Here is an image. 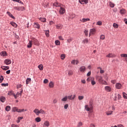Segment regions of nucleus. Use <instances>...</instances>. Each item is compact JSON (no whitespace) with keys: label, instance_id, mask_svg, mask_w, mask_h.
<instances>
[{"label":"nucleus","instance_id":"45","mask_svg":"<svg viewBox=\"0 0 127 127\" xmlns=\"http://www.w3.org/2000/svg\"><path fill=\"white\" fill-rule=\"evenodd\" d=\"M82 126H83V123H82V122H79L77 125L78 127H82Z\"/></svg>","mask_w":127,"mask_h":127},{"label":"nucleus","instance_id":"9","mask_svg":"<svg viewBox=\"0 0 127 127\" xmlns=\"http://www.w3.org/2000/svg\"><path fill=\"white\" fill-rule=\"evenodd\" d=\"M7 14H8V15L13 19H15V17H14L10 12L7 11Z\"/></svg>","mask_w":127,"mask_h":127},{"label":"nucleus","instance_id":"41","mask_svg":"<svg viewBox=\"0 0 127 127\" xmlns=\"http://www.w3.org/2000/svg\"><path fill=\"white\" fill-rule=\"evenodd\" d=\"M88 32H89V31L88 30L86 29L84 30V33L86 36H88Z\"/></svg>","mask_w":127,"mask_h":127},{"label":"nucleus","instance_id":"39","mask_svg":"<svg viewBox=\"0 0 127 127\" xmlns=\"http://www.w3.org/2000/svg\"><path fill=\"white\" fill-rule=\"evenodd\" d=\"M113 26L115 28H119V25L116 23L113 24Z\"/></svg>","mask_w":127,"mask_h":127},{"label":"nucleus","instance_id":"37","mask_svg":"<svg viewBox=\"0 0 127 127\" xmlns=\"http://www.w3.org/2000/svg\"><path fill=\"white\" fill-rule=\"evenodd\" d=\"M1 86H2V87H7L8 86V83H1Z\"/></svg>","mask_w":127,"mask_h":127},{"label":"nucleus","instance_id":"8","mask_svg":"<svg viewBox=\"0 0 127 127\" xmlns=\"http://www.w3.org/2000/svg\"><path fill=\"white\" fill-rule=\"evenodd\" d=\"M31 41L32 43L34 44V45H37L38 44V40L35 38H33Z\"/></svg>","mask_w":127,"mask_h":127},{"label":"nucleus","instance_id":"20","mask_svg":"<svg viewBox=\"0 0 127 127\" xmlns=\"http://www.w3.org/2000/svg\"><path fill=\"white\" fill-rule=\"evenodd\" d=\"M0 55L2 56V57H4L6 56V52L5 51H2L0 53Z\"/></svg>","mask_w":127,"mask_h":127},{"label":"nucleus","instance_id":"32","mask_svg":"<svg viewBox=\"0 0 127 127\" xmlns=\"http://www.w3.org/2000/svg\"><path fill=\"white\" fill-rule=\"evenodd\" d=\"M57 29H62V25L61 24H58L56 25Z\"/></svg>","mask_w":127,"mask_h":127},{"label":"nucleus","instance_id":"44","mask_svg":"<svg viewBox=\"0 0 127 127\" xmlns=\"http://www.w3.org/2000/svg\"><path fill=\"white\" fill-rule=\"evenodd\" d=\"M13 93V91L12 90H11V91H9L8 92L7 94L8 95V96H11V95H12Z\"/></svg>","mask_w":127,"mask_h":127},{"label":"nucleus","instance_id":"11","mask_svg":"<svg viewBox=\"0 0 127 127\" xmlns=\"http://www.w3.org/2000/svg\"><path fill=\"white\" fill-rule=\"evenodd\" d=\"M54 6H55L56 7H61V4L58 2H56L54 3L53 4Z\"/></svg>","mask_w":127,"mask_h":127},{"label":"nucleus","instance_id":"21","mask_svg":"<svg viewBox=\"0 0 127 127\" xmlns=\"http://www.w3.org/2000/svg\"><path fill=\"white\" fill-rule=\"evenodd\" d=\"M33 112L37 115V116H38L39 115V110L38 109H35L34 111Z\"/></svg>","mask_w":127,"mask_h":127},{"label":"nucleus","instance_id":"36","mask_svg":"<svg viewBox=\"0 0 127 127\" xmlns=\"http://www.w3.org/2000/svg\"><path fill=\"white\" fill-rule=\"evenodd\" d=\"M68 99L67 96H65L62 99V102H66V101H67V99Z\"/></svg>","mask_w":127,"mask_h":127},{"label":"nucleus","instance_id":"31","mask_svg":"<svg viewBox=\"0 0 127 127\" xmlns=\"http://www.w3.org/2000/svg\"><path fill=\"white\" fill-rule=\"evenodd\" d=\"M38 68L40 71H42L43 70V64H40L38 65Z\"/></svg>","mask_w":127,"mask_h":127},{"label":"nucleus","instance_id":"26","mask_svg":"<svg viewBox=\"0 0 127 127\" xmlns=\"http://www.w3.org/2000/svg\"><path fill=\"white\" fill-rule=\"evenodd\" d=\"M31 81V78H27L26 80V84L28 85L29 84V82Z\"/></svg>","mask_w":127,"mask_h":127},{"label":"nucleus","instance_id":"51","mask_svg":"<svg viewBox=\"0 0 127 127\" xmlns=\"http://www.w3.org/2000/svg\"><path fill=\"white\" fill-rule=\"evenodd\" d=\"M84 99V96H78V100L81 101V100H83Z\"/></svg>","mask_w":127,"mask_h":127},{"label":"nucleus","instance_id":"34","mask_svg":"<svg viewBox=\"0 0 127 127\" xmlns=\"http://www.w3.org/2000/svg\"><path fill=\"white\" fill-rule=\"evenodd\" d=\"M45 33L46 36H47V37H49V30H46L45 31Z\"/></svg>","mask_w":127,"mask_h":127},{"label":"nucleus","instance_id":"3","mask_svg":"<svg viewBox=\"0 0 127 127\" xmlns=\"http://www.w3.org/2000/svg\"><path fill=\"white\" fill-rule=\"evenodd\" d=\"M79 71L81 73H83L86 71V66L82 65L79 67Z\"/></svg>","mask_w":127,"mask_h":127},{"label":"nucleus","instance_id":"61","mask_svg":"<svg viewBox=\"0 0 127 127\" xmlns=\"http://www.w3.org/2000/svg\"><path fill=\"white\" fill-rule=\"evenodd\" d=\"M75 61H76V60H72L71 62V64H72V65H75Z\"/></svg>","mask_w":127,"mask_h":127},{"label":"nucleus","instance_id":"1","mask_svg":"<svg viewBox=\"0 0 127 127\" xmlns=\"http://www.w3.org/2000/svg\"><path fill=\"white\" fill-rule=\"evenodd\" d=\"M85 110L87 112H90L91 110H93V102L90 101L89 102V105H85Z\"/></svg>","mask_w":127,"mask_h":127},{"label":"nucleus","instance_id":"25","mask_svg":"<svg viewBox=\"0 0 127 127\" xmlns=\"http://www.w3.org/2000/svg\"><path fill=\"white\" fill-rule=\"evenodd\" d=\"M0 102H1L2 103H4V101H5V97H3V96H1L0 98Z\"/></svg>","mask_w":127,"mask_h":127},{"label":"nucleus","instance_id":"24","mask_svg":"<svg viewBox=\"0 0 127 127\" xmlns=\"http://www.w3.org/2000/svg\"><path fill=\"white\" fill-rule=\"evenodd\" d=\"M10 24L12 25L14 27H17V24L14 22H10Z\"/></svg>","mask_w":127,"mask_h":127},{"label":"nucleus","instance_id":"13","mask_svg":"<svg viewBox=\"0 0 127 127\" xmlns=\"http://www.w3.org/2000/svg\"><path fill=\"white\" fill-rule=\"evenodd\" d=\"M75 97H76V96L75 95H69L67 96V99H68V100H74L75 99Z\"/></svg>","mask_w":127,"mask_h":127},{"label":"nucleus","instance_id":"22","mask_svg":"<svg viewBox=\"0 0 127 127\" xmlns=\"http://www.w3.org/2000/svg\"><path fill=\"white\" fill-rule=\"evenodd\" d=\"M42 114V115H45V111L43 109H41L39 110V114Z\"/></svg>","mask_w":127,"mask_h":127},{"label":"nucleus","instance_id":"35","mask_svg":"<svg viewBox=\"0 0 127 127\" xmlns=\"http://www.w3.org/2000/svg\"><path fill=\"white\" fill-rule=\"evenodd\" d=\"M10 109H11L10 106H6V108H5V111H6V112H9V110H10Z\"/></svg>","mask_w":127,"mask_h":127},{"label":"nucleus","instance_id":"52","mask_svg":"<svg viewBox=\"0 0 127 127\" xmlns=\"http://www.w3.org/2000/svg\"><path fill=\"white\" fill-rule=\"evenodd\" d=\"M61 57L62 60H64V59H65V55L64 54L61 55Z\"/></svg>","mask_w":127,"mask_h":127},{"label":"nucleus","instance_id":"29","mask_svg":"<svg viewBox=\"0 0 127 127\" xmlns=\"http://www.w3.org/2000/svg\"><path fill=\"white\" fill-rule=\"evenodd\" d=\"M120 13H121V14H125V13H126V11H125V9H120Z\"/></svg>","mask_w":127,"mask_h":127},{"label":"nucleus","instance_id":"55","mask_svg":"<svg viewBox=\"0 0 127 127\" xmlns=\"http://www.w3.org/2000/svg\"><path fill=\"white\" fill-rule=\"evenodd\" d=\"M17 110V108L16 107H13V109L12 110V111L14 112L15 113V112H16V110Z\"/></svg>","mask_w":127,"mask_h":127},{"label":"nucleus","instance_id":"6","mask_svg":"<svg viewBox=\"0 0 127 127\" xmlns=\"http://www.w3.org/2000/svg\"><path fill=\"white\" fill-rule=\"evenodd\" d=\"M115 87L116 89H122V87H123V85H122V84L118 82L116 84Z\"/></svg>","mask_w":127,"mask_h":127},{"label":"nucleus","instance_id":"53","mask_svg":"<svg viewBox=\"0 0 127 127\" xmlns=\"http://www.w3.org/2000/svg\"><path fill=\"white\" fill-rule=\"evenodd\" d=\"M97 25H102V21H99L96 23Z\"/></svg>","mask_w":127,"mask_h":127},{"label":"nucleus","instance_id":"15","mask_svg":"<svg viewBox=\"0 0 127 127\" xmlns=\"http://www.w3.org/2000/svg\"><path fill=\"white\" fill-rule=\"evenodd\" d=\"M34 26L35 28H38V29H39L40 28V25L38 24V23H34Z\"/></svg>","mask_w":127,"mask_h":127},{"label":"nucleus","instance_id":"43","mask_svg":"<svg viewBox=\"0 0 127 127\" xmlns=\"http://www.w3.org/2000/svg\"><path fill=\"white\" fill-rule=\"evenodd\" d=\"M121 57H124L125 58H127V54H122L121 55Z\"/></svg>","mask_w":127,"mask_h":127},{"label":"nucleus","instance_id":"38","mask_svg":"<svg viewBox=\"0 0 127 127\" xmlns=\"http://www.w3.org/2000/svg\"><path fill=\"white\" fill-rule=\"evenodd\" d=\"M13 1H16V2H18L19 3H21V4H23V3L20 0H13Z\"/></svg>","mask_w":127,"mask_h":127},{"label":"nucleus","instance_id":"47","mask_svg":"<svg viewBox=\"0 0 127 127\" xmlns=\"http://www.w3.org/2000/svg\"><path fill=\"white\" fill-rule=\"evenodd\" d=\"M123 97L124 99H127V94L125 92H123Z\"/></svg>","mask_w":127,"mask_h":127},{"label":"nucleus","instance_id":"28","mask_svg":"<svg viewBox=\"0 0 127 127\" xmlns=\"http://www.w3.org/2000/svg\"><path fill=\"white\" fill-rule=\"evenodd\" d=\"M50 88H53L54 87V83L52 81H51L49 83Z\"/></svg>","mask_w":127,"mask_h":127},{"label":"nucleus","instance_id":"27","mask_svg":"<svg viewBox=\"0 0 127 127\" xmlns=\"http://www.w3.org/2000/svg\"><path fill=\"white\" fill-rule=\"evenodd\" d=\"M40 20L42 21V22H46V18L44 17H41L39 18Z\"/></svg>","mask_w":127,"mask_h":127},{"label":"nucleus","instance_id":"30","mask_svg":"<svg viewBox=\"0 0 127 127\" xmlns=\"http://www.w3.org/2000/svg\"><path fill=\"white\" fill-rule=\"evenodd\" d=\"M106 114L107 116H110V115L113 114V111H107L106 112Z\"/></svg>","mask_w":127,"mask_h":127},{"label":"nucleus","instance_id":"50","mask_svg":"<svg viewBox=\"0 0 127 127\" xmlns=\"http://www.w3.org/2000/svg\"><path fill=\"white\" fill-rule=\"evenodd\" d=\"M72 74H73V71H72L71 70L68 71V75L71 76V75H72Z\"/></svg>","mask_w":127,"mask_h":127},{"label":"nucleus","instance_id":"18","mask_svg":"<svg viewBox=\"0 0 127 127\" xmlns=\"http://www.w3.org/2000/svg\"><path fill=\"white\" fill-rule=\"evenodd\" d=\"M29 43L27 44V47L28 48H31L32 47V41H29Z\"/></svg>","mask_w":127,"mask_h":127},{"label":"nucleus","instance_id":"40","mask_svg":"<svg viewBox=\"0 0 127 127\" xmlns=\"http://www.w3.org/2000/svg\"><path fill=\"white\" fill-rule=\"evenodd\" d=\"M56 45H60V41L58 40L55 41Z\"/></svg>","mask_w":127,"mask_h":127},{"label":"nucleus","instance_id":"16","mask_svg":"<svg viewBox=\"0 0 127 127\" xmlns=\"http://www.w3.org/2000/svg\"><path fill=\"white\" fill-rule=\"evenodd\" d=\"M21 8H23V6H15L14 7V9L16 10H21Z\"/></svg>","mask_w":127,"mask_h":127},{"label":"nucleus","instance_id":"58","mask_svg":"<svg viewBox=\"0 0 127 127\" xmlns=\"http://www.w3.org/2000/svg\"><path fill=\"white\" fill-rule=\"evenodd\" d=\"M68 107H69V105L68 104H65L64 106V108L65 110H67V109H68Z\"/></svg>","mask_w":127,"mask_h":127},{"label":"nucleus","instance_id":"63","mask_svg":"<svg viewBox=\"0 0 127 127\" xmlns=\"http://www.w3.org/2000/svg\"><path fill=\"white\" fill-rule=\"evenodd\" d=\"M59 38L60 40H64V39H63V37H62V36H59Z\"/></svg>","mask_w":127,"mask_h":127},{"label":"nucleus","instance_id":"49","mask_svg":"<svg viewBox=\"0 0 127 127\" xmlns=\"http://www.w3.org/2000/svg\"><path fill=\"white\" fill-rule=\"evenodd\" d=\"M118 99V95H117V94H115V95L113 98L114 101H117Z\"/></svg>","mask_w":127,"mask_h":127},{"label":"nucleus","instance_id":"12","mask_svg":"<svg viewBox=\"0 0 127 127\" xmlns=\"http://www.w3.org/2000/svg\"><path fill=\"white\" fill-rule=\"evenodd\" d=\"M105 90L106 92H111L112 91V88L110 86H105Z\"/></svg>","mask_w":127,"mask_h":127},{"label":"nucleus","instance_id":"19","mask_svg":"<svg viewBox=\"0 0 127 127\" xmlns=\"http://www.w3.org/2000/svg\"><path fill=\"white\" fill-rule=\"evenodd\" d=\"M90 18H83L82 20H80L81 22H87V21H89Z\"/></svg>","mask_w":127,"mask_h":127},{"label":"nucleus","instance_id":"7","mask_svg":"<svg viewBox=\"0 0 127 127\" xmlns=\"http://www.w3.org/2000/svg\"><path fill=\"white\" fill-rule=\"evenodd\" d=\"M4 63H5L6 65H9V64H11V60L9 59H6L4 60Z\"/></svg>","mask_w":127,"mask_h":127},{"label":"nucleus","instance_id":"33","mask_svg":"<svg viewBox=\"0 0 127 127\" xmlns=\"http://www.w3.org/2000/svg\"><path fill=\"white\" fill-rule=\"evenodd\" d=\"M50 125V124H49V122L48 121H46L44 123V126H45V127H49Z\"/></svg>","mask_w":127,"mask_h":127},{"label":"nucleus","instance_id":"10","mask_svg":"<svg viewBox=\"0 0 127 127\" xmlns=\"http://www.w3.org/2000/svg\"><path fill=\"white\" fill-rule=\"evenodd\" d=\"M97 80H98L99 83H103V77L102 76H98L97 77Z\"/></svg>","mask_w":127,"mask_h":127},{"label":"nucleus","instance_id":"62","mask_svg":"<svg viewBox=\"0 0 127 127\" xmlns=\"http://www.w3.org/2000/svg\"><path fill=\"white\" fill-rule=\"evenodd\" d=\"M117 97H118V100H120V99H121V98H122V96H121V95H120V94H117Z\"/></svg>","mask_w":127,"mask_h":127},{"label":"nucleus","instance_id":"54","mask_svg":"<svg viewBox=\"0 0 127 127\" xmlns=\"http://www.w3.org/2000/svg\"><path fill=\"white\" fill-rule=\"evenodd\" d=\"M11 127H19V126L17 125H15V124H12L11 125Z\"/></svg>","mask_w":127,"mask_h":127},{"label":"nucleus","instance_id":"48","mask_svg":"<svg viewBox=\"0 0 127 127\" xmlns=\"http://www.w3.org/2000/svg\"><path fill=\"white\" fill-rule=\"evenodd\" d=\"M105 37L104 36V35H101L100 36V39H101V40H104V39H105Z\"/></svg>","mask_w":127,"mask_h":127},{"label":"nucleus","instance_id":"2","mask_svg":"<svg viewBox=\"0 0 127 127\" xmlns=\"http://www.w3.org/2000/svg\"><path fill=\"white\" fill-rule=\"evenodd\" d=\"M79 2L81 4H87L89 2V0H79Z\"/></svg>","mask_w":127,"mask_h":127},{"label":"nucleus","instance_id":"57","mask_svg":"<svg viewBox=\"0 0 127 127\" xmlns=\"http://www.w3.org/2000/svg\"><path fill=\"white\" fill-rule=\"evenodd\" d=\"M21 87H22V85L21 84H19L17 85V89H20V88H21Z\"/></svg>","mask_w":127,"mask_h":127},{"label":"nucleus","instance_id":"59","mask_svg":"<svg viewBox=\"0 0 127 127\" xmlns=\"http://www.w3.org/2000/svg\"><path fill=\"white\" fill-rule=\"evenodd\" d=\"M91 84L93 85H96V81L95 80H91Z\"/></svg>","mask_w":127,"mask_h":127},{"label":"nucleus","instance_id":"46","mask_svg":"<svg viewBox=\"0 0 127 127\" xmlns=\"http://www.w3.org/2000/svg\"><path fill=\"white\" fill-rule=\"evenodd\" d=\"M88 42H89V40H88V39H85L83 41V43H84V44L88 43Z\"/></svg>","mask_w":127,"mask_h":127},{"label":"nucleus","instance_id":"14","mask_svg":"<svg viewBox=\"0 0 127 127\" xmlns=\"http://www.w3.org/2000/svg\"><path fill=\"white\" fill-rule=\"evenodd\" d=\"M1 68L4 71H6V70H8V69H9V66H1Z\"/></svg>","mask_w":127,"mask_h":127},{"label":"nucleus","instance_id":"64","mask_svg":"<svg viewBox=\"0 0 127 127\" xmlns=\"http://www.w3.org/2000/svg\"><path fill=\"white\" fill-rule=\"evenodd\" d=\"M117 127H124L123 125L122 124H119L117 125Z\"/></svg>","mask_w":127,"mask_h":127},{"label":"nucleus","instance_id":"23","mask_svg":"<svg viewBox=\"0 0 127 127\" xmlns=\"http://www.w3.org/2000/svg\"><path fill=\"white\" fill-rule=\"evenodd\" d=\"M35 121L37 123H40V122H41V118H40V117H37L35 118Z\"/></svg>","mask_w":127,"mask_h":127},{"label":"nucleus","instance_id":"17","mask_svg":"<svg viewBox=\"0 0 127 127\" xmlns=\"http://www.w3.org/2000/svg\"><path fill=\"white\" fill-rule=\"evenodd\" d=\"M89 32H90V33H91V34L94 35L95 34V33H96V29L95 28L90 29Z\"/></svg>","mask_w":127,"mask_h":127},{"label":"nucleus","instance_id":"42","mask_svg":"<svg viewBox=\"0 0 127 127\" xmlns=\"http://www.w3.org/2000/svg\"><path fill=\"white\" fill-rule=\"evenodd\" d=\"M3 76L0 75V83H2V81H3Z\"/></svg>","mask_w":127,"mask_h":127},{"label":"nucleus","instance_id":"56","mask_svg":"<svg viewBox=\"0 0 127 127\" xmlns=\"http://www.w3.org/2000/svg\"><path fill=\"white\" fill-rule=\"evenodd\" d=\"M110 7H112V8L115 7V4L112 2H110Z\"/></svg>","mask_w":127,"mask_h":127},{"label":"nucleus","instance_id":"60","mask_svg":"<svg viewBox=\"0 0 127 127\" xmlns=\"http://www.w3.org/2000/svg\"><path fill=\"white\" fill-rule=\"evenodd\" d=\"M48 83V79H45L44 80V84H47Z\"/></svg>","mask_w":127,"mask_h":127},{"label":"nucleus","instance_id":"5","mask_svg":"<svg viewBox=\"0 0 127 127\" xmlns=\"http://www.w3.org/2000/svg\"><path fill=\"white\" fill-rule=\"evenodd\" d=\"M107 58H114L116 57V55L112 53H109L108 55L106 56Z\"/></svg>","mask_w":127,"mask_h":127},{"label":"nucleus","instance_id":"4","mask_svg":"<svg viewBox=\"0 0 127 127\" xmlns=\"http://www.w3.org/2000/svg\"><path fill=\"white\" fill-rule=\"evenodd\" d=\"M65 11H66V10H65V8L61 6V8L59 10L60 14H64V13H65Z\"/></svg>","mask_w":127,"mask_h":127}]
</instances>
